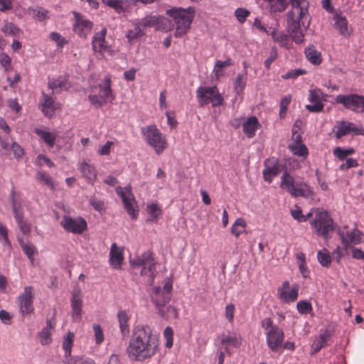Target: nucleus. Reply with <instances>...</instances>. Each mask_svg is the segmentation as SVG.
<instances>
[{"label": "nucleus", "mask_w": 364, "mask_h": 364, "mask_svg": "<svg viewBox=\"0 0 364 364\" xmlns=\"http://www.w3.org/2000/svg\"><path fill=\"white\" fill-rule=\"evenodd\" d=\"M158 348V339L152 334L148 326L136 327L127 349L129 357L134 356L136 360L143 361L153 356Z\"/></svg>", "instance_id": "nucleus-1"}, {"label": "nucleus", "mask_w": 364, "mask_h": 364, "mask_svg": "<svg viewBox=\"0 0 364 364\" xmlns=\"http://www.w3.org/2000/svg\"><path fill=\"white\" fill-rule=\"evenodd\" d=\"M310 223L315 230L316 234L318 236L324 237L326 240L330 238L328 234L337 228V225L329 213L326 210L321 211L318 208L316 210L314 219Z\"/></svg>", "instance_id": "nucleus-2"}, {"label": "nucleus", "mask_w": 364, "mask_h": 364, "mask_svg": "<svg viewBox=\"0 0 364 364\" xmlns=\"http://www.w3.org/2000/svg\"><path fill=\"white\" fill-rule=\"evenodd\" d=\"M196 97L200 107H204L210 102L213 107H219L223 105L224 101L223 97L219 93L216 86L198 87Z\"/></svg>", "instance_id": "nucleus-3"}, {"label": "nucleus", "mask_w": 364, "mask_h": 364, "mask_svg": "<svg viewBox=\"0 0 364 364\" xmlns=\"http://www.w3.org/2000/svg\"><path fill=\"white\" fill-rule=\"evenodd\" d=\"M166 14L172 17L178 26L191 28V25L195 17L196 10L194 7L189 6L187 9L174 7L166 11Z\"/></svg>", "instance_id": "nucleus-4"}, {"label": "nucleus", "mask_w": 364, "mask_h": 364, "mask_svg": "<svg viewBox=\"0 0 364 364\" xmlns=\"http://www.w3.org/2000/svg\"><path fill=\"white\" fill-rule=\"evenodd\" d=\"M141 133L146 137L147 143L154 147L157 154L161 153L166 148L165 140L156 125L141 127Z\"/></svg>", "instance_id": "nucleus-5"}, {"label": "nucleus", "mask_w": 364, "mask_h": 364, "mask_svg": "<svg viewBox=\"0 0 364 364\" xmlns=\"http://www.w3.org/2000/svg\"><path fill=\"white\" fill-rule=\"evenodd\" d=\"M336 103L342 104L345 108L358 113L364 112V96L357 94L338 95L335 98Z\"/></svg>", "instance_id": "nucleus-6"}, {"label": "nucleus", "mask_w": 364, "mask_h": 364, "mask_svg": "<svg viewBox=\"0 0 364 364\" xmlns=\"http://www.w3.org/2000/svg\"><path fill=\"white\" fill-rule=\"evenodd\" d=\"M292 10L287 13V31L290 37L296 44H301L304 41V34L301 30L300 18L296 19Z\"/></svg>", "instance_id": "nucleus-7"}, {"label": "nucleus", "mask_w": 364, "mask_h": 364, "mask_svg": "<svg viewBox=\"0 0 364 364\" xmlns=\"http://www.w3.org/2000/svg\"><path fill=\"white\" fill-rule=\"evenodd\" d=\"M151 300L155 305L158 314L164 318L165 307L171 300V295L166 291L161 290V287H154L151 289Z\"/></svg>", "instance_id": "nucleus-8"}, {"label": "nucleus", "mask_w": 364, "mask_h": 364, "mask_svg": "<svg viewBox=\"0 0 364 364\" xmlns=\"http://www.w3.org/2000/svg\"><path fill=\"white\" fill-rule=\"evenodd\" d=\"M60 225L66 231L75 234H81L87 228L86 220L82 217L73 218L65 215L60 221Z\"/></svg>", "instance_id": "nucleus-9"}, {"label": "nucleus", "mask_w": 364, "mask_h": 364, "mask_svg": "<svg viewBox=\"0 0 364 364\" xmlns=\"http://www.w3.org/2000/svg\"><path fill=\"white\" fill-rule=\"evenodd\" d=\"M266 168L263 170V178L264 181L271 183L272 177L277 176L282 171L285 170L286 163L281 164L278 159L272 158L267 159L264 162Z\"/></svg>", "instance_id": "nucleus-10"}, {"label": "nucleus", "mask_w": 364, "mask_h": 364, "mask_svg": "<svg viewBox=\"0 0 364 364\" xmlns=\"http://www.w3.org/2000/svg\"><path fill=\"white\" fill-rule=\"evenodd\" d=\"M72 318L73 321H79L82 318V290L79 286H75L71 292Z\"/></svg>", "instance_id": "nucleus-11"}, {"label": "nucleus", "mask_w": 364, "mask_h": 364, "mask_svg": "<svg viewBox=\"0 0 364 364\" xmlns=\"http://www.w3.org/2000/svg\"><path fill=\"white\" fill-rule=\"evenodd\" d=\"M266 334L268 347L272 351H277L284 341V335L283 331L278 326H274Z\"/></svg>", "instance_id": "nucleus-12"}, {"label": "nucleus", "mask_w": 364, "mask_h": 364, "mask_svg": "<svg viewBox=\"0 0 364 364\" xmlns=\"http://www.w3.org/2000/svg\"><path fill=\"white\" fill-rule=\"evenodd\" d=\"M33 287L27 286L24 287L23 292L18 296L20 309L23 314H29L33 311Z\"/></svg>", "instance_id": "nucleus-13"}, {"label": "nucleus", "mask_w": 364, "mask_h": 364, "mask_svg": "<svg viewBox=\"0 0 364 364\" xmlns=\"http://www.w3.org/2000/svg\"><path fill=\"white\" fill-rule=\"evenodd\" d=\"M323 95L318 88L309 90V100L312 105H306V109L311 112H319L323 109L324 105L320 101L321 95Z\"/></svg>", "instance_id": "nucleus-14"}, {"label": "nucleus", "mask_w": 364, "mask_h": 364, "mask_svg": "<svg viewBox=\"0 0 364 364\" xmlns=\"http://www.w3.org/2000/svg\"><path fill=\"white\" fill-rule=\"evenodd\" d=\"M124 259L123 249L113 243L109 252V263L114 269H119Z\"/></svg>", "instance_id": "nucleus-15"}, {"label": "nucleus", "mask_w": 364, "mask_h": 364, "mask_svg": "<svg viewBox=\"0 0 364 364\" xmlns=\"http://www.w3.org/2000/svg\"><path fill=\"white\" fill-rule=\"evenodd\" d=\"M117 193L122 198L124 207L127 210V213L131 216L132 219H136L139 212V210L137 208L138 206H134L131 201V199L126 195V193L122 190L121 187H119L117 189Z\"/></svg>", "instance_id": "nucleus-16"}, {"label": "nucleus", "mask_w": 364, "mask_h": 364, "mask_svg": "<svg viewBox=\"0 0 364 364\" xmlns=\"http://www.w3.org/2000/svg\"><path fill=\"white\" fill-rule=\"evenodd\" d=\"M106 28H103L100 33H97L92 41V48L95 52H102L107 50V47L105 43Z\"/></svg>", "instance_id": "nucleus-17"}, {"label": "nucleus", "mask_w": 364, "mask_h": 364, "mask_svg": "<svg viewBox=\"0 0 364 364\" xmlns=\"http://www.w3.org/2000/svg\"><path fill=\"white\" fill-rule=\"evenodd\" d=\"M259 122L255 116L249 117L242 124L243 132L247 137L252 138L255 135V131L258 128Z\"/></svg>", "instance_id": "nucleus-18"}, {"label": "nucleus", "mask_w": 364, "mask_h": 364, "mask_svg": "<svg viewBox=\"0 0 364 364\" xmlns=\"http://www.w3.org/2000/svg\"><path fill=\"white\" fill-rule=\"evenodd\" d=\"M300 183H296V186L291 188L289 191V193L291 196L296 198L299 196H301L304 198H309L314 195L313 191H311L310 186H309L306 183H303L304 188L299 187Z\"/></svg>", "instance_id": "nucleus-19"}, {"label": "nucleus", "mask_w": 364, "mask_h": 364, "mask_svg": "<svg viewBox=\"0 0 364 364\" xmlns=\"http://www.w3.org/2000/svg\"><path fill=\"white\" fill-rule=\"evenodd\" d=\"M335 26L340 33L344 36H350V31L348 28V21L345 16L336 14L334 16Z\"/></svg>", "instance_id": "nucleus-20"}, {"label": "nucleus", "mask_w": 364, "mask_h": 364, "mask_svg": "<svg viewBox=\"0 0 364 364\" xmlns=\"http://www.w3.org/2000/svg\"><path fill=\"white\" fill-rule=\"evenodd\" d=\"M82 176L87 178V181L93 183L97 178V170L95 166L85 162L81 164Z\"/></svg>", "instance_id": "nucleus-21"}, {"label": "nucleus", "mask_w": 364, "mask_h": 364, "mask_svg": "<svg viewBox=\"0 0 364 364\" xmlns=\"http://www.w3.org/2000/svg\"><path fill=\"white\" fill-rule=\"evenodd\" d=\"M306 58L314 65H319L321 61V54L315 49L314 46H310L305 49Z\"/></svg>", "instance_id": "nucleus-22"}, {"label": "nucleus", "mask_w": 364, "mask_h": 364, "mask_svg": "<svg viewBox=\"0 0 364 364\" xmlns=\"http://www.w3.org/2000/svg\"><path fill=\"white\" fill-rule=\"evenodd\" d=\"M36 134L40 136L49 147L53 148L54 146L57 137L56 133L37 129L36 130Z\"/></svg>", "instance_id": "nucleus-23"}, {"label": "nucleus", "mask_w": 364, "mask_h": 364, "mask_svg": "<svg viewBox=\"0 0 364 364\" xmlns=\"http://www.w3.org/2000/svg\"><path fill=\"white\" fill-rule=\"evenodd\" d=\"M43 103H42V112L46 117H52L54 114L53 100L51 97L43 92Z\"/></svg>", "instance_id": "nucleus-24"}, {"label": "nucleus", "mask_w": 364, "mask_h": 364, "mask_svg": "<svg viewBox=\"0 0 364 364\" xmlns=\"http://www.w3.org/2000/svg\"><path fill=\"white\" fill-rule=\"evenodd\" d=\"M111 81L109 78L105 79V83L104 87L101 90L100 93L101 99L104 101V103L112 102L114 99L111 89Z\"/></svg>", "instance_id": "nucleus-25"}, {"label": "nucleus", "mask_w": 364, "mask_h": 364, "mask_svg": "<svg viewBox=\"0 0 364 364\" xmlns=\"http://www.w3.org/2000/svg\"><path fill=\"white\" fill-rule=\"evenodd\" d=\"M294 186H295L294 179L289 174V173L287 171V167H286V168L282 176V178H281L280 187L282 189H286L287 192H289L291 188H294Z\"/></svg>", "instance_id": "nucleus-26"}, {"label": "nucleus", "mask_w": 364, "mask_h": 364, "mask_svg": "<svg viewBox=\"0 0 364 364\" xmlns=\"http://www.w3.org/2000/svg\"><path fill=\"white\" fill-rule=\"evenodd\" d=\"M299 289V286L295 284L289 294L285 290H281L279 298L284 302L294 301L297 299Z\"/></svg>", "instance_id": "nucleus-27"}, {"label": "nucleus", "mask_w": 364, "mask_h": 364, "mask_svg": "<svg viewBox=\"0 0 364 364\" xmlns=\"http://www.w3.org/2000/svg\"><path fill=\"white\" fill-rule=\"evenodd\" d=\"M268 3L271 12H282L288 6L287 0H264Z\"/></svg>", "instance_id": "nucleus-28"}, {"label": "nucleus", "mask_w": 364, "mask_h": 364, "mask_svg": "<svg viewBox=\"0 0 364 364\" xmlns=\"http://www.w3.org/2000/svg\"><path fill=\"white\" fill-rule=\"evenodd\" d=\"M338 123V130L335 134V136L336 139H341L350 132V127L353 126V122L342 120Z\"/></svg>", "instance_id": "nucleus-29"}, {"label": "nucleus", "mask_w": 364, "mask_h": 364, "mask_svg": "<svg viewBox=\"0 0 364 364\" xmlns=\"http://www.w3.org/2000/svg\"><path fill=\"white\" fill-rule=\"evenodd\" d=\"M118 321L119 323V328L121 330V332L123 335H125L129 332L127 322L129 320V317L127 316V314L126 311L121 310L117 314Z\"/></svg>", "instance_id": "nucleus-30"}, {"label": "nucleus", "mask_w": 364, "mask_h": 364, "mask_svg": "<svg viewBox=\"0 0 364 364\" xmlns=\"http://www.w3.org/2000/svg\"><path fill=\"white\" fill-rule=\"evenodd\" d=\"M288 4H291L293 8L299 9V18H303L308 12V2L304 0H287Z\"/></svg>", "instance_id": "nucleus-31"}, {"label": "nucleus", "mask_w": 364, "mask_h": 364, "mask_svg": "<svg viewBox=\"0 0 364 364\" xmlns=\"http://www.w3.org/2000/svg\"><path fill=\"white\" fill-rule=\"evenodd\" d=\"M317 259L320 264L323 267H328L331 264V257L327 249L323 248L317 253Z\"/></svg>", "instance_id": "nucleus-32"}, {"label": "nucleus", "mask_w": 364, "mask_h": 364, "mask_svg": "<svg viewBox=\"0 0 364 364\" xmlns=\"http://www.w3.org/2000/svg\"><path fill=\"white\" fill-rule=\"evenodd\" d=\"M74 333L69 331L64 338L63 348L65 351V357H70L72 347L73 345Z\"/></svg>", "instance_id": "nucleus-33"}, {"label": "nucleus", "mask_w": 364, "mask_h": 364, "mask_svg": "<svg viewBox=\"0 0 364 364\" xmlns=\"http://www.w3.org/2000/svg\"><path fill=\"white\" fill-rule=\"evenodd\" d=\"M246 225L247 223L243 218H237L231 228V233L238 237L242 232H245Z\"/></svg>", "instance_id": "nucleus-34"}, {"label": "nucleus", "mask_w": 364, "mask_h": 364, "mask_svg": "<svg viewBox=\"0 0 364 364\" xmlns=\"http://www.w3.org/2000/svg\"><path fill=\"white\" fill-rule=\"evenodd\" d=\"M246 73L238 74L234 81V90L237 95L241 94L246 85Z\"/></svg>", "instance_id": "nucleus-35"}, {"label": "nucleus", "mask_w": 364, "mask_h": 364, "mask_svg": "<svg viewBox=\"0 0 364 364\" xmlns=\"http://www.w3.org/2000/svg\"><path fill=\"white\" fill-rule=\"evenodd\" d=\"M159 23H157L156 30H161L165 32L171 31L173 28V24L171 21L163 16H159Z\"/></svg>", "instance_id": "nucleus-36"}, {"label": "nucleus", "mask_w": 364, "mask_h": 364, "mask_svg": "<svg viewBox=\"0 0 364 364\" xmlns=\"http://www.w3.org/2000/svg\"><path fill=\"white\" fill-rule=\"evenodd\" d=\"M288 147L294 155L306 157L309 154L308 149L304 144H289Z\"/></svg>", "instance_id": "nucleus-37"}, {"label": "nucleus", "mask_w": 364, "mask_h": 364, "mask_svg": "<svg viewBox=\"0 0 364 364\" xmlns=\"http://www.w3.org/2000/svg\"><path fill=\"white\" fill-rule=\"evenodd\" d=\"M137 264H143L144 267L141 272V274H146V264L154 261L152 252L150 251L144 252L141 257L137 258Z\"/></svg>", "instance_id": "nucleus-38"}, {"label": "nucleus", "mask_w": 364, "mask_h": 364, "mask_svg": "<svg viewBox=\"0 0 364 364\" xmlns=\"http://www.w3.org/2000/svg\"><path fill=\"white\" fill-rule=\"evenodd\" d=\"M363 232L358 229H354L353 231L347 232L346 236L350 243L358 245L362 242Z\"/></svg>", "instance_id": "nucleus-39"}, {"label": "nucleus", "mask_w": 364, "mask_h": 364, "mask_svg": "<svg viewBox=\"0 0 364 364\" xmlns=\"http://www.w3.org/2000/svg\"><path fill=\"white\" fill-rule=\"evenodd\" d=\"M355 150L353 148L343 149L337 146L333 149V154L340 160H344L348 156L353 154Z\"/></svg>", "instance_id": "nucleus-40"}, {"label": "nucleus", "mask_w": 364, "mask_h": 364, "mask_svg": "<svg viewBox=\"0 0 364 364\" xmlns=\"http://www.w3.org/2000/svg\"><path fill=\"white\" fill-rule=\"evenodd\" d=\"M296 309L301 314H310L313 310L311 302L306 300L299 301L296 304Z\"/></svg>", "instance_id": "nucleus-41"}, {"label": "nucleus", "mask_w": 364, "mask_h": 364, "mask_svg": "<svg viewBox=\"0 0 364 364\" xmlns=\"http://www.w3.org/2000/svg\"><path fill=\"white\" fill-rule=\"evenodd\" d=\"M158 20L159 16H146V17L141 18V20L139 21V25H141L143 28L152 26L157 27V23H159Z\"/></svg>", "instance_id": "nucleus-42"}, {"label": "nucleus", "mask_w": 364, "mask_h": 364, "mask_svg": "<svg viewBox=\"0 0 364 364\" xmlns=\"http://www.w3.org/2000/svg\"><path fill=\"white\" fill-rule=\"evenodd\" d=\"M271 35L274 39V41L279 43L281 46L287 47V43L288 41L289 35L284 34V33H280L277 34L276 30H273L271 33Z\"/></svg>", "instance_id": "nucleus-43"}, {"label": "nucleus", "mask_w": 364, "mask_h": 364, "mask_svg": "<svg viewBox=\"0 0 364 364\" xmlns=\"http://www.w3.org/2000/svg\"><path fill=\"white\" fill-rule=\"evenodd\" d=\"M232 64L233 63L230 58H228L225 61L217 60L215 63V68H214V72H215V76L217 77H218L220 73L222 72L223 68H225L226 67L231 66V65H232Z\"/></svg>", "instance_id": "nucleus-44"}, {"label": "nucleus", "mask_w": 364, "mask_h": 364, "mask_svg": "<svg viewBox=\"0 0 364 364\" xmlns=\"http://www.w3.org/2000/svg\"><path fill=\"white\" fill-rule=\"evenodd\" d=\"M50 336V331L47 330V328H43L38 334L40 342L43 346L48 345L51 343L52 338Z\"/></svg>", "instance_id": "nucleus-45"}, {"label": "nucleus", "mask_w": 364, "mask_h": 364, "mask_svg": "<svg viewBox=\"0 0 364 364\" xmlns=\"http://www.w3.org/2000/svg\"><path fill=\"white\" fill-rule=\"evenodd\" d=\"M36 178L43 182L46 185L54 188L52 177L45 171H38L36 174Z\"/></svg>", "instance_id": "nucleus-46"}, {"label": "nucleus", "mask_w": 364, "mask_h": 364, "mask_svg": "<svg viewBox=\"0 0 364 364\" xmlns=\"http://www.w3.org/2000/svg\"><path fill=\"white\" fill-rule=\"evenodd\" d=\"M6 36H16L20 30L13 23H7L1 29Z\"/></svg>", "instance_id": "nucleus-47"}, {"label": "nucleus", "mask_w": 364, "mask_h": 364, "mask_svg": "<svg viewBox=\"0 0 364 364\" xmlns=\"http://www.w3.org/2000/svg\"><path fill=\"white\" fill-rule=\"evenodd\" d=\"M105 4L114 9L117 13L120 14L124 11L122 5V1L119 0H102Z\"/></svg>", "instance_id": "nucleus-48"}, {"label": "nucleus", "mask_w": 364, "mask_h": 364, "mask_svg": "<svg viewBox=\"0 0 364 364\" xmlns=\"http://www.w3.org/2000/svg\"><path fill=\"white\" fill-rule=\"evenodd\" d=\"M306 73V70L301 69V68H297L294 70H291L290 71H288L287 73L282 75V77L283 79H295L299 75H302Z\"/></svg>", "instance_id": "nucleus-49"}, {"label": "nucleus", "mask_w": 364, "mask_h": 364, "mask_svg": "<svg viewBox=\"0 0 364 364\" xmlns=\"http://www.w3.org/2000/svg\"><path fill=\"white\" fill-rule=\"evenodd\" d=\"M250 12L245 8H238L235 11V15L237 21L242 23L246 21V18L250 16Z\"/></svg>", "instance_id": "nucleus-50"}, {"label": "nucleus", "mask_w": 364, "mask_h": 364, "mask_svg": "<svg viewBox=\"0 0 364 364\" xmlns=\"http://www.w3.org/2000/svg\"><path fill=\"white\" fill-rule=\"evenodd\" d=\"M291 102V97L286 96L283 97L280 102V110H279V117L280 118H284L286 114V112L287 110V106L289 105Z\"/></svg>", "instance_id": "nucleus-51"}, {"label": "nucleus", "mask_w": 364, "mask_h": 364, "mask_svg": "<svg viewBox=\"0 0 364 364\" xmlns=\"http://www.w3.org/2000/svg\"><path fill=\"white\" fill-rule=\"evenodd\" d=\"M164 338L166 340V348H171L173 346V331L171 327L167 326L164 331Z\"/></svg>", "instance_id": "nucleus-52"}, {"label": "nucleus", "mask_w": 364, "mask_h": 364, "mask_svg": "<svg viewBox=\"0 0 364 364\" xmlns=\"http://www.w3.org/2000/svg\"><path fill=\"white\" fill-rule=\"evenodd\" d=\"M326 342L323 338L318 337L311 345V354L317 353L323 347L325 346Z\"/></svg>", "instance_id": "nucleus-53"}, {"label": "nucleus", "mask_w": 364, "mask_h": 364, "mask_svg": "<svg viewBox=\"0 0 364 364\" xmlns=\"http://www.w3.org/2000/svg\"><path fill=\"white\" fill-rule=\"evenodd\" d=\"M68 82V80L65 79L60 80V78L53 80L52 82H48V87L54 91V90H56L57 88H63L65 87L66 84Z\"/></svg>", "instance_id": "nucleus-54"}, {"label": "nucleus", "mask_w": 364, "mask_h": 364, "mask_svg": "<svg viewBox=\"0 0 364 364\" xmlns=\"http://www.w3.org/2000/svg\"><path fill=\"white\" fill-rule=\"evenodd\" d=\"M146 210L153 219L157 218L161 213V210L157 204L152 203L147 205Z\"/></svg>", "instance_id": "nucleus-55"}, {"label": "nucleus", "mask_w": 364, "mask_h": 364, "mask_svg": "<svg viewBox=\"0 0 364 364\" xmlns=\"http://www.w3.org/2000/svg\"><path fill=\"white\" fill-rule=\"evenodd\" d=\"M95 341L97 344H100L104 341V334L101 326L99 324H93Z\"/></svg>", "instance_id": "nucleus-56"}, {"label": "nucleus", "mask_w": 364, "mask_h": 364, "mask_svg": "<svg viewBox=\"0 0 364 364\" xmlns=\"http://www.w3.org/2000/svg\"><path fill=\"white\" fill-rule=\"evenodd\" d=\"M48 11L43 8H37L33 10V15L37 18L39 21H43L48 18Z\"/></svg>", "instance_id": "nucleus-57"}, {"label": "nucleus", "mask_w": 364, "mask_h": 364, "mask_svg": "<svg viewBox=\"0 0 364 364\" xmlns=\"http://www.w3.org/2000/svg\"><path fill=\"white\" fill-rule=\"evenodd\" d=\"M222 344H230L232 346L237 348L241 345V342L236 338L230 336H228L223 338L221 341Z\"/></svg>", "instance_id": "nucleus-58"}, {"label": "nucleus", "mask_w": 364, "mask_h": 364, "mask_svg": "<svg viewBox=\"0 0 364 364\" xmlns=\"http://www.w3.org/2000/svg\"><path fill=\"white\" fill-rule=\"evenodd\" d=\"M0 63L7 71L11 65V58L6 53H0Z\"/></svg>", "instance_id": "nucleus-59"}, {"label": "nucleus", "mask_w": 364, "mask_h": 364, "mask_svg": "<svg viewBox=\"0 0 364 364\" xmlns=\"http://www.w3.org/2000/svg\"><path fill=\"white\" fill-rule=\"evenodd\" d=\"M50 38L55 41L57 44L60 46H63L67 43V41L65 39V38L62 37V36L56 32H52L50 34Z\"/></svg>", "instance_id": "nucleus-60"}, {"label": "nucleus", "mask_w": 364, "mask_h": 364, "mask_svg": "<svg viewBox=\"0 0 364 364\" xmlns=\"http://www.w3.org/2000/svg\"><path fill=\"white\" fill-rule=\"evenodd\" d=\"M301 257H302V262H299V267L300 272L302 274L303 277L306 278L309 277V270L308 269V267L306 266L304 254H301Z\"/></svg>", "instance_id": "nucleus-61"}, {"label": "nucleus", "mask_w": 364, "mask_h": 364, "mask_svg": "<svg viewBox=\"0 0 364 364\" xmlns=\"http://www.w3.org/2000/svg\"><path fill=\"white\" fill-rule=\"evenodd\" d=\"M277 57V53L276 51V49L274 48H272V51L270 53V55L264 60V65L266 67V68L269 69L270 65L272 63L273 61L275 60V59Z\"/></svg>", "instance_id": "nucleus-62"}, {"label": "nucleus", "mask_w": 364, "mask_h": 364, "mask_svg": "<svg viewBox=\"0 0 364 364\" xmlns=\"http://www.w3.org/2000/svg\"><path fill=\"white\" fill-rule=\"evenodd\" d=\"M90 203L96 210L100 213L105 210V204L102 200H99L95 198H91L90 200Z\"/></svg>", "instance_id": "nucleus-63"}, {"label": "nucleus", "mask_w": 364, "mask_h": 364, "mask_svg": "<svg viewBox=\"0 0 364 364\" xmlns=\"http://www.w3.org/2000/svg\"><path fill=\"white\" fill-rule=\"evenodd\" d=\"M11 149L16 158L21 157L23 155L24 151L23 148L16 142H14L11 145Z\"/></svg>", "instance_id": "nucleus-64"}]
</instances>
